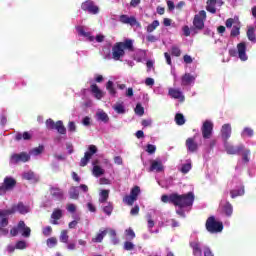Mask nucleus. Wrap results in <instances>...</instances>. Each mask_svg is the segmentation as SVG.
Wrapping results in <instances>:
<instances>
[{"label": "nucleus", "instance_id": "obj_15", "mask_svg": "<svg viewBox=\"0 0 256 256\" xmlns=\"http://www.w3.org/2000/svg\"><path fill=\"white\" fill-rule=\"evenodd\" d=\"M148 171H149V173H153V171H156V173H161V172L165 171L163 162H161V160H152Z\"/></svg>", "mask_w": 256, "mask_h": 256}, {"label": "nucleus", "instance_id": "obj_38", "mask_svg": "<svg viewBox=\"0 0 256 256\" xmlns=\"http://www.w3.org/2000/svg\"><path fill=\"white\" fill-rule=\"evenodd\" d=\"M157 27H159V20H154L151 24L147 26V32L153 33V31H155Z\"/></svg>", "mask_w": 256, "mask_h": 256}, {"label": "nucleus", "instance_id": "obj_47", "mask_svg": "<svg viewBox=\"0 0 256 256\" xmlns=\"http://www.w3.org/2000/svg\"><path fill=\"white\" fill-rule=\"evenodd\" d=\"M44 149L45 148L43 146H38L30 151V155H35V156L41 155Z\"/></svg>", "mask_w": 256, "mask_h": 256}, {"label": "nucleus", "instance_id": "obj_49", "mask_svg": "<svg viewBox=\"0 0 256 256\" xmlns=\"http://www.w3.org/2000/svg\"><path fill=\"white\" fill-rule=\"evenodd\" d=\"M46 244L48 247L53 248L57 245V239L55 237H50L46 240Z\"/></svg>", "mask_w": 256, "mask_h": 256}, {"label": "nucleus", "instance_id": "obj_48", "mask_svg": "<svg viewBox=\"0 0 256 256\" xmlns=\"http://www.w3.org/2000/svg\"><path fill=\"white\" fill-rule=\"evenodd\" d=\"M61 243H67L69 241V235L67 234V230H62L60 234Z\"/></svg>", "mask_w": 256, "mask_h": 256}, {"label": "nucleus", "instance_id": "obj_63", "mask_svg": "<svg viewBox=\"0 0 256 256\" xmlns=\"http://www.w3.org/2000/svg\"><path fill=\"white\" fill-rule=\"evenodd\" d=\"M233 23H235V20L233 18H228L225 22L227 29H231V27H233Z\"/></svg>", "mask_w": 256, "mask_h": 256}, {"label": "nucleus", "instance_id": "obj_1", "mask_svg": "<svg viewBox=\"0 0 256 256\" xmlns=\"http://www.w3.org/2000/svg\"><path fill=\"white\" fill-rule=\"evenodd\" d=\"M161 201L162 203H171V205H174V207H179V209H185V207L193 206L195 194H193V192H188L186 194H164L161 196Z\"/></svg>", "mask_w": 256, "mask_h": 256}, {"label": "nucleus", "instance_id": "obj_39", "mask_svg": "<svg viewBox=\"0 0 256 256\" xmlns=\"http://www.w3.org/2000/svg\"><path fill=\"white\" fill-rule=\"evenodd\" d=\"M176 125H185V116L181 113L175 115Z\"/></svg>", "mask_w": 256, "mask_h": 256}, {"label": "nucleus", "instance_id": "obj_11", "mask_svg": "<svg viewBox=\"0 0 256 256\" xmlns=\"http://www.w3.org/2000/svg\"><path fill=\"white\" fill-rule=\"evenodd\" d=\"M224 148L228 155H239V153H241V151L245 149V146H243L242 144L234 146L229 141H226L224 142Z\"/></svg>", "mask_w": 256, "mask_h": 256}, {"label": "nucleus", "instance_id": "obj_44", "mask_svg": "<svg viewBox=\"0 0 256 256\" xmlns=\"http://www.w3.org/2000/svg\"><path fill=\"white\" fill-rule=\"evenodd\" d=\"M104 173L105 170H103V168H101L100 166L93 167V175H95V177H101V175H103Z\"/></svg>", "mask_w": 256, "mask_h": 256}, {"label": "nucleus", "instance_id": "obj_26", "mask_svg": "<svg viewBox=\"0 0 256 256\" xmlns=\"http://www.w3.org/2000/svg\"><path fill=\"white\" fill-rule=\"evenodd\" d=\"M60 135H66L67 134V128H65V125H63V121L58 120L56 122V127L54 128Z\"/></svg>", "mask_w": 256, "mask_h": 256}, {"label": "nucleus", "instance_id": "obj_6", "mask_svg": "<svg viewBox=\"0 0 256 256\" xmlns=\"http://www.w3.org/2000/svg\"><path fill=\"white\" fill-rule=\"evenodd\" d=\"M205 227L208 233H221L223 231V222L217 221L215 216H210L206 220Z\"/></svg>", "mask_w": 256, "mask_h": 256}, {"label": "nucleus", "instance_id": "obj_5", "mask_svg": "<svg viewBox=\"0 0 256 256\" xmlns=\"http://www.w3.org/2000/svg\"><path fill=\"white\" fill-rule=\"evenodd\" d=\"M17 211L20 215H26V213H29V207L25 206L23 202H19L17 205H13L12 209L0 210V217H9V215H14Z\"/></svg>", "mask_w": 256, "mask_h": 256}, {"label": "nucleus", "instance_id": "obj_54", "mask_svg": "<svg viewBox=\"0 0 256 256\" xmlns=\"http://www.w3.org/2000/svg\"><path fill=\"white\" fill-rule=\"evenodd\" d=\"M157 151V147L153 144H147L146 146V153H149V155H153Z\"/></svg>", "mask_w": 256, "mask_h": 256}, {"label": "nucleus", "instance_id": "obj_14", "mask_svg": "<svg viewBox=\"0 0 256 256\" xmlns=\"http://www.w3.org/2000/svg\"><path fill=\"white\" fill-rule=\"evenodd\" d=\"M203 139H211L213 135V122L206 120L201 128Z\"/></svg>", "mask_w": 256, "mask_h": 256}, {"label": "nucleus", "instance_id": "obj_34", "mask_svg": "<svg viewBox=\"0 0 256 256\" xmlns=\"http://www.w3.org/2000/svg\"><path fill=\"white\" fill-rule=\"evenodd\" d=\"M239 35H241V25H234L231 32H230V36L231 37H239Z\"/></svg>", "mask_w": 256, "mask_h": 256}, {"label": "nucleus", "instance_id": "obj_32", "mask_svg": "<svg viewBox=\"0 0 256 256\" xmlns=\"http://www.w3.org/2000/svg\"><path fill=\"white\" fill-rule=\"evenodd\" d=\"M223 213L227 215V217H231L233 215V205L231 203L226 202V205L223 206Z\"/></svg>", "mask_w": 256, "mask_h": 256}, {"label": "nucleus", "instance_id": "obj_8", "mask_svg": "<svg viewBox=\"0 0 256 256\" xmlns=\"http://www.w3.org/2000/svg\"><path fill=\"white\" fill-rule=\"evenodd\" d=\"M140 194L141 188L139 186H134L130 191V195H126L123 198V203H125V205H128L129 207H132L135 201H137V199L139 198Z\"/></svg>", "mask_w": 256, "mask_h": 256}, {"label": "nucleus", "instance_id": "obj_51", "mask_svg": "<svg viewBox=\"0 0 256 256\" xmlns=\"http://www.w3.org/2000/svg\"><path fill=\"white\" fill-rule=\"evenodd\" d=\"M171 55H173V57H181V49L177 46H172Z\"/></svg>", "mask_w": 256, "mask_h": 256}, {"label": "nucleus", "instance_id": "obj_45", "mask_svg": "<svg viewBox=\"0 0 256 256\" xmlns=\"http://www.w3.org/2000/svg\"><path fill=\"white\" fill-rule=\"evenodd\" d=\"M254 132L250 127H245L242 131V137H253Z\"/></svg>", "mask_w": 256, "mask_h": 256}, {"label": "nucleus", "instance_id": "obj_12", "mask_svg": "<svg viewBox=\"0 0 256 256\" xmlns=\"http://www.w3.org/2000/svg\"><path fill=\"white\" fill-rule=\"evenodd\" d=\"M31 160V155H29V153L27 152H21L19 154H12L10 161L13 164H17V163H27V161Z\"/></svg>", "mask_w": 256, "mask_h": 256}, {"label": "nucleus", "instance_id": "obj_18", "mask_svg": "<svg viewBox=\"0 0 256 256\" xmlns=\"http://www.w3.org/2000/svg\"><path fill=\"white\" fill-rule=\"evenodd\" d=\"M238 57L241 61H247V44L245 42H241L237 44Z\"/></svg>", "mask_w": 256, "mask_h": 256}, {"label": "nucleus", "instance_id": "obj_30", "mask_svg": "<svg viewBox=\"0 0 256 256\" xmlns=\"http://www.w3.org/2000/svg\"><path fill=\"white\" fill-rule=\"evenodd\" d=\"M106 89L109 92V94L112 95L113 97H115V95H117V90L115 89L113 81L109 80L107 82Z\"/></svg>", "mask_w": 256, "mask_h": 256}, {"label": "nucleus", "instance_id": "obj_24", "mask_svg": "<svg viewBox=\"0 0 256 256\" xmlns=\"http://www.w3.org/2000/svg\"><path fill=\"white\" fill-rule=\"evenodd\" d=\"M190 247H192V249H193L194 256L203 255V251L201 250V245L198 242H191Z\"/></svg>", "mask_w": 256, "mask_h": 256}, {"label": "nucleus", "instance_id": "obj_41", "mask_svg": "<svg viewBox=\"0 0 256 256\" xmlns=\"http://www.w3.org/2000/svg\"><path fill=\"white\" fill-rule=\"evenodd\" d=\"M70 199H79V190L77 187H72L69 191Z\"/></svg>", "mask_w": 256, "mask_h": 256}, {"label": "nucleus", "instance_id": "obj_40", "mask_svg": "<svg viewBox=\"0 0 256 256\" xmlns=\"http://www.w3.org/2000/svg\"><path fill=\"white\" fill-rule=\"evenodd\" d=\"M134 111L136 115H139L140 117H143V115H145V108H143L140 103L136 104Z\"/></svg>", "mask_w": 256, "mask_h": 256}, {"label": "nucleus", "instance_id": "obj_27", "mask_svg": "<svg viewBox=\"0 0 256 256\" xmlns=\"http://www.w3.org/2000/svg\"><path fill=\"white\" fill-rule=\"evenodd\" d=\"M96 117L98 121H102V123H109V115H107L105 111H100L96 113Z\"/></svg>", "mask_w": 256, "mask_h": 256}, {"label": "nucleus", "instance_id": "obj_22", "mask_svg": "<svg viewBox=\"0 0 256 256\" xmlns=\"http://www.w3.org/2000/svg\"><path fill=\"white\" fill-rule=\"evenodd\" d=\"M243 195H245V187L244 186H240V188H238V189L230 190L231 199H235V198L241 197Z\"/></svg>", "mask_w": 256, "mask_h": 256}, {"label": "nucleus", "instance_id": "obj_37", "mask_svg": "<svg viewBox=\"0 0 256 256\" xmlns=\"http://www.w3.org/2000/svg\"><path fill=\"white\" fill-rule=\"evenodd\" d=\"M23 178L26 179V181H37V177L35 176L34 172H25L23 174Z\"/></svg>", "mask_w": 256, "mask_h": 256}, {"label": "nucleus", "instance_id": "obj_46", "mask_svg": "<svg viewBox=\"0 0 256 256\" xmlns=\"http://www.w3.org/2000/svg\"><path fill=\"white\" fill-rule=\"evenodd\" d=\"M56 126H57V123H55V121H53V119L49 118L46 120V127L50 131H53V129H55Z\"/></svg>", "mask_w": 256, "mask_h": 256}, {"label": "nucleus", "instance_id": "obj_57", "mask_svg": "<svg viewBox=\"0 0 256 256\" xmlns=\"http://www.w3.org/2000/svg\"><path fill=\"white\" fill-rule=\"evenodd\" d=\"M139 205H135L131 210H130V215H132V217H135L137 215H139Z\"/></svg>", "mask_w": 256, "mask_h": 256}, {"label": "nucleus", "instance_id": "obj_20", "mask_svg": "<svg viewBox=\"0 0 256 256\" xmlns=\"http://www.w3.org/2000/svg\"><path fill=\"white\" fill-rule=\"evenodd\" d=\"M168 95L172 97V99H179L181 102L185 101V96L183 95V92L179 89L170 88L168 90Z\"/></svg>", "mask_w": 256, "mask_h": 256}, {"label": "nucleus", "instance_id": "obj_21", "mask_svg": "<svg viewBox=\"0 0 256 256\" xmlns=\"http://www.w3.org/2000/svg\"><path fill=\"white\" fill-rule=\"evenodd\" d=\"M61 217H63V210L59 208L54 209L51 214V219H53L52 225H59V219H61Z\"/></svg>", "mask_w": 256, "mask_h": 256}, {"label": "nucleus", "instance_id": "obj_58", "mask_svg": "<svg viewBox=\"0 0 256 256\" xmlns=\"http://www.w3.org/2000/svg\"><path fill=\"white\" fill-rule=\"evenodd\" d=\"M68 131H70V133H75V131H77V126L75 125V122L70 121L68 123Z\"/></svg>", "mask_w": 256, "mask_h": 256}, {"label": "nucleus", "instance_id": "obj_31", "mask_svg": "<svg viewBox=\"0 0 256 256\" xmlns=\"http://www.w3.org/2000/svg\"><path fill=\"white\" fill-rule=\"evenodd\" d=\"M76 29L79 35H81L82 37H89L90 41H94L95 37L91 36V33L85 32V29H83L82 26H78Z\"/></svg>", "mask_w": 256, "mask_h": 256}, {"label": "nucleus", "instance_id": "obj_53", "mask_svg": "<svg viewBox=\"0 0 256 256\" xmlns=\"http://www.w3.org/2000/svg\"><path fill=\"white\" fill-rule=\"evenodd\" d=\"M124 249L125 251H133V249H135V244L131 241H126L124 242Z\"/></svg>", "mask_w": 256, "mask_h": 256}, {"label": "nucleus", "instance_id": "obj_60", "mask_svg": "<svg viewBox=\"0 0 256 256\" xmlns=\"http://www.w3.org/2000/svg\"><path fill=\"white\" fill-rule=\"evenodd\" d=\"M120 23H123L124 25H127L129 23V16L128 15H121L120 16Z\"/></svg>", "mask_w": 256, "mask_h": 256}, {"label": "nucleus", "instance_id": "obj_3", "mask_svg": "<svg viewBox=\"0 0 256 256\" xmlns=\"http://www.w3.org/2000/svg\"><path fill=\"white\" fill-rule=\"evenodd\" d=\"M207 20V12L201 10L194 16L193 27L191 28L192 33L197 35V31H203L205 29V21Z\"/></svg>", "mask_w": 256, "mask_h": 256}, {"label": "nucleus", "instance_id": "obj_23", "mask_svg": "<svg viewBox=\"0 0 256 256\" xmlns=\"http://www.w3.org/2000/svg\"><path fill=\"white\" fill-rule=\"evenodd\" d=\"M91 93L94 95L96 99H103V91L99 89V86L97 84H92L90 86Z\"/></svg>", "mask_w": 256, "mask_h": 256}, {"label": "nucleus", "instance_id": "obj_19", "mask_svg": "<svg viewBox=\"0 0 256 256\" xmlns=\"http://www.w3.org/2000/svg\"><path fill=\"white\" fill-rule=\"evenodd\" d=\"M196 77L194 75H191V73H185L181 77V85L182 87H187L191 85V83H195Z\"/></svg>", "mask_w": 256, "mask_h": 256}, {"label": "nucleus", "instance_id": "obj_25", "mask_svg": "<svg viewBox=\"0 0 256 256\" xmlns=\"http://www.w3.org/2000/svg\"><path fill=\"white\" fill-rule=\"evenodd\" d=\"M215 5H217V0H208L207 6H206V11H208V13H212L214 15L215 13H217V8H215Z\"/></svg>", "mask_w": 256, "mask_h": 256}, {"label": "nucleus", "instance_id": "obj_4", "mask_svg": "<svg viewBox=\"0 0 256 256\" xmlns=\"http://www.w3.org/2000/svg\"><path fill=\"white\" fill-rule=\"evenodd\" d=\"M21 233L22 237L29 238L31 237V228H29L26 224L25 221L20 220L17 224V226H14L10 230V235L12 237H17Z\"/></svg>", "mask_w": 256, "mask_h": 256}, {"label": "nucleus", "instance_id": "obj_64", "mask_svg": "<svg viewBox=\"0 0 256 256\" xmlns=\"http://www.w3.org/2000/svg\"><path fill=\"white\" fill-rule=\"evenodd\" d=\"M204 256H215L213 255V252L209 248L204 249Z\"/></svg>", "mask_w": 256, "mask_h": 256}, {"label": "nucleus", "instance_id": "obj_62", "mask_svg": "<svg viewBox=\"0 0 256 256\" xmlns=\"http://www.w3.org/2000/svg\"><path fill=\"white\" fill-rule=\"evenodd\" d=\"M82 125L89 127V125H91V118L89 116L84 117L82 120Z\"/></svg>", "mask_w": 256, "mask_h": 256}, {"label": "nucleus", "instance_id": "obj_36", "mask_svg": "<svg viewBox=\"0 0 256 256\" xmlns=\"http://www.w3.org/2000/svg\"><path fill=\"white\" fill-rule=\"evenodd\" d=\"M107 199H109V190H102L100 192L99 203H106Z\"/></svg>", "mask_w": 256, "mask_h": 256}, {"label": "nucleus", "instance_id": "obj_35", "mask_svg": "<svg viewBox=\"0 0 256 256\" xmlns=\"http://www.w3.org/2000/svg\"><path fill=\"white\" fill-rule=\"evenodd\" d=\"M114 111L118 113L119 115H123L125 113V106L123 105V102L121 103H116L115 106H113Z\"/></svg>", "mask_w": 256, "mask_h": 256}, {"label": "nucleus", "instance_id": "obj_16", "mask_svg": "<svg viewBox=\"0 0 256 256\" xmlns=\"http://www.w3.org/2000/svg\"><path fill=\"white\" fill-rule=\"evenodd\" d=\"M185 145L190 153H197L199 151V144L195 140V137L188 138Z\"/></svg>", "mask_w": 256, "mask_h": 256}, {"label": "nucleus", "instance_id": "obj_55", "mask_svg": "<svg viewBox=\"0 0 256 256\" xmlns=\"http://www.w3.org/2000/svg\"><path fill=\"white\" fill-rule=\"evenodd\" d=\"M42 233L44 237H49V235L53 233V228L51 226H46L45 228H43Z\"/></svg>", "mask_w": 256, "mask_h": 256}, {"label": "nucleus", "instance_id": "obj_33", "mask_svg": "<svg viewBox=\"0 0 256 256\" xmlns=\"http://www.w3.org/2000/svg\"><path fill=\"white\" fill-rule=\"evenodd\" d=\"M247 37L252 43H256L255 28L249 27L247 30Z\"/></svg>", "mask_w": 256, "mask_h": 256}, {"label": "nucleus", "instance_id": "obj_29", "mask_svg": "<svg viewBox=\"0 0 256 256\" xmlns=\"http://www.w3.org/2000/svg\"><path fill=\"white\" fill-rule=\"evenodd\" d=\"M21 139H24V141H29L31 139V134L29 132H24L23 134L17 133L15 135V141H21Z\"/></svg>", "mask_w": 256, "mask_h": 256}, {"label": "nucleus", "instance_id": "obj_56", "mask_svg": "<svg viewBox=\"0 0 256 256\" xmlns=\"http://www.w3.org/2000/svg\"><path fill=\"white\" fill-rule=\"evenodd\" d=\"M0 219V227H7V225H9V219L7 218V216H0Z\"/></svg>", "mask_w": 256, "mask_h": 256}, {"label": "nucleus", "instance_id": "obj_61", "mask_svg": "<svg viewBox=\"0 0 256 256\" xmlns=\"http://www.w3.org/2000/svg\"><path fill=\"white\" fill-rule=\"evenodd\" d=\"M67 211L69 213H75V211H77V206H75V204H67Z\"/></svg>", "mask_w": 256, "mask_h": 256}, {"label": "nucleus", "instance_id": "obj_10", "mask_svg": "<svg viewBox=\"0 0 256 256\" xmlns=\"http://www.w3.org/2000/svg\"><path fill=\"white\" fill-rule=\"evenodd\" d=\"M82 11H88L90 15H97L99 13V6L95 5L93 0H86L81 4Z\"/></svg>", "mask_w": 256, "mask_h": 256}, {"label": "nucleus", "instance_id": "obj_59", "mask_svg": "<svg viewBox=\"0 0 256 256\" xmlns=\"http://www.w3.org/2000/svg\"><path fill=\"white\" fill-rule=\"evenodd\" d=\"M127 25H131V27L137 25V18H135L134 16L128 17V24Z\"/></svg>", "mask_w": 256, "mask_h": 256}, {"label": "nucleus", "instance_id": "obj_13", "mask_svg": "<svg viewBox=\"0 0 256 256\" xmlns=\"http://www.w3.org/2000/svg\"><path fill=\"white\" fill-rule=\"evenodd\" d=\"M49 193L53 201H63L65 199V192L59 187L50 186Z\"/></svg>", "mask_w": 256, "mask_h": 256}, {"label": "nucleus", "instance_id": "obj_28", "mask_svg": "<svg viewBox=\"0 0 256 256\" xmlns=\"http://www.w3.org/2000/svg\"><path fill=\"white\" fill-rule=\"evenodd\" d=\"M107 235V230L101 231L94 238H92L93 243H101L105 236Z\"/></svg>", "mask_w": 256, "mask_h": 256}, {"label": "nucleus", "instance_id": "obj_2", "mask_svg": "<svg viewBox=\"0 0 256 256\" xmlns=\"http://www.w3.org/2000/svg\"><path fill=\"white\" fill-rule=\"evenodd\" d=\"M125 51H129L130 53L135 51L132 39H125L123 42H116L112 47V59H114V61H120L122 57H125Z\"/></svg>", "mask_w": 256, "mask_h": 256}, {"label": "nucleus", "instance_id": "obj_7", "mask_svg": "<svg viewBox=\"0 0 256 256\" xmlns=\"http://www.w3.org/2000/svg\"><path fill=\"white\" fill-rule=\"evenodd\" d=\"M17 186V180L13 177H5L4 182L0 184V195H5L7 191H13Z\"/></svg>", "mask_w": 256, "mask_h": 256}, {"label": "nucleus", "instance_id": "obj_42", "mask_svg": "<svg viewBox=\"0 0 256 256\" xmlns=\"http://www.w3.org/2000/svg\"><path fill=\"white\" fill-rule=\"evenodd\" d=\"M103 213L110 216L113 213V203L108 202L106 206L103 207Z\"/></svg>", "mask_w": 256, "mask_h": 256}, {"label": "nucleus", "instance_id": "obj_17", "mask_svg": "<svg viewBox=\"0 0 256 256\" xmlns=\"http://www.w3.org/2000/svg\"><path fill=\"white\" fill-rule=\"evenodd\" d=\"M231 133H232L231 124H224L221 128V137H222L223 143H226L227 141H229V139L231 138Z\"/></svg>", "mask_w": 256, "mask_h": 256}, {"label": "nucleus", "instance_id": "obj_50", "mask_svg": "<svg viewBox=\"0 0 256 256\" xmlns=\"http://www.w3.org/2000/svg\"><path fill=\"white\" fill-rule=\"evenodd\" d=\"M15 249H20V250L27 249V242H25V240H20L16 242Z\"/></svg>", "mask_w": 256, "mask_h": 256}, {"label": "nucleus", "instance_id": "obj_9", "mask_svg": "<svg viewBox=\"0 0 256 256\" xmlns=\"http://www.w3.org/2000/svg\"><path fill=\"white\" fill-rule=\"evenodd\" d=\"M98 149L95 145H90L88 147V151L84 153V157L80 160V167H87V164L89 161H91V158L97 153Z\"/></svg>", "mask_w": 256, "mask_h": 256}, {"label": "nucleus", "instance_id": "obj_43", "mask_svg": "<svg viewBox=\"0 0 256 256\" xmlns=\"http://www.w3.org/2000/svg\"><path fill=\"white\" fill-rule=\"evenodd\" d=\"M125 235H126V239H128L129 241H132V239H135V237H136L135 231H133L132 228L126 229Z\"/></svg>", "mask_w": 256, "mask_h": 256}, {"label": "nucleus", "instance_id": "obj_52", "mask_svg": "<svg viewBox=\"0 0 256 256\" xmlns=\"http://www.w3.org/2000/svg\"><path fill=\"white\" fill-rule=\"evenodd\" d=\"M190 171H191V163H186L182 165L181 173H183L184 175H187V173Z\"/></svg>", "mask_w": 256, "mask_h": 256}]
</instances>
